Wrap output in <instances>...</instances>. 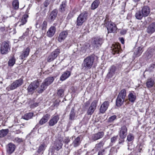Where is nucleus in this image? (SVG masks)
I'll return each instance as SVG.
<instances>
[{
  "label": "nucleus",
  "mask_w": 155,
  "mask_h": 155,
  "mask_svg": "<svg viewBox=\"0 0 155 155\" xmlns=\"http://www.w3.org/2000/svg\"><path fill=\"white\" fill-rule=\"evenodd\" d=\"M94 56L91 55L84 59L82 64V69L88 70L92 67L94 60Z\"/></svg>",
  "instance_id": "f257e3e1"
},
{
  "label": "nucleus",
  "mask_w": 155,
  "mask_h": 155,
  "mask_svg": "<svg viewBox=\"0 0 155 155\" xmlns=\"http://www.w3.org/2000/svg\"><path fill=\"white\" fill-rule=\"evenodd\" d=\"M104 25L107 28L108 33H115L116 32L117 28L114 23L111 21H109L107 17L104 21Z\"/></svg>",
  "instance_id": "f03ea898"
},
{
  "label": "nucleus",
  "mask_w": 155,
  "mask_h": 155,
  "mask_svg": "<svg viewBox=\"0 0 155 155\" xmlns=\"http://www.w3.org/2000/svg\"><path fill=\"white\" fill-rule=\"evenodd\" d=\"M54 80V78L52 77H49L46 78L42 83L41 86L39 87L38 92L39 93H41L43 92L47 88V87L53 82Z\"/></svg>",
  "instance_id": "7ed1b4c3"
},
{
  "label": "nucleus",
  "mask_w": 155,
  "mask_h": 155,
  "mask_svg": "<svg viewBox=\"0 0 155 155\" xmlns=\"http://www.w3.org/2000/svg\"><path fill=\"white\" fill-rule=\"evenodd\" d=\"M63 143L61 141L57 140L53 146H51L49 150V155H56L55 153V150L58 151L61 148Z\"/></svg>",
  "instance_id": "20e7f679"
},
{
  "label": "nucleus",
  "mask_w": 155,
  "mask_h": 155,
  "mask_svg": "<svg viewBox=\"0 0 155 155\" xmlns=\"http://www.w3.org/2000/svg\"><path fill=\"white\" fill-rule=\"evenodd\" d=\"M103 38L97 37L92 38L91 42L92 46L94 49H98L101 47L103 42Z\"/></svg>",
  "instance_id": "39448f33"
},
{
  "label": "nucleus",
  "mask_w": 155,
  "mask_h": 155,
  "mask_svg": "<svg viewBox=\"0 0 155 155\" xmlns=\"http://www.w3.org/2000/svg\"><path fill=\"white\" fill-rule=\"evenodd\" d=\"M88 13L87 11H84L81 13L77 18L76 25L80 26L82 25L87 19Z\"/></svg>",
  "instance_id": "423d86ee"
},
{
  "label": "nucleus",
  "mask_w": 155,
  "mask_h": 155,
  "mask_svg": "<svg viewBox=\"0 0 155 155\" xmlns=\"http://www.w3.org/2000/svg\"><path fill=\"white\" fill-rule=\"evenodd\" d=\"M23 83V81L22 79L20 78L13 82L6 89L8 90H13L21 86Z\"/></svg>",
  "instance_id": "0eeeda50"
},
{
  "label": "nucleus",
  "mask_w": 155,
  "mask_h": 155,
  "mask_svg": "<svg viewBox=\"0 0 155 155\" xmlns=\"http://www.w3.org/2000/svg\"><path fill=\"white\" fill-rule=\"evenodd\" d=\"M10 49L9 43L6 41L2 42L1 45L0 52L1 54H7Z\"/></svg>",
  "instance_id": "6e6552de"
},
{
  "label": "nucleus",
  "mask_w": 155,
  "mask_h": 155,
  "mask_svg": "<svg viewBox=\"0 0 155 155\" xmlns=\"http://www.w3.org/2000/svg\"><path fill=\"white\" fill-rule=\"evenodd\" d=\"M60 53V50L59 49L57 48L53 51L48 56L47 61L48 62H50L53 61L58 56Z\"/></svg>",
  "instance_id": "1a4fd4ad"
},
{
  "label": "nucleus",
  "mask_w": 155,
  "mask_h": 155,
  "mask_svg": "<svg viewBox=\"0 0 155 155\" xmlns=\"http://www.w3.org/2000/svg\"><path fill=\"white\" fill-rule=\"evenodd\" d=\"M39 85L38 82L37 81H35L31 83L27 89L28 92L30 94L33 93L35 90L38 87Z\"/></svg>",
  "instance_id": "9d476101"
},
{
  "label": "nucleus",
  "mask_w": 155,
  "mask_h": 155,
  "mask_svg": "<svg viewBox=\"0 0 155 155\" xmlns=\"http://www.w3.org/2000/svg\"><path fill=\"white\" fill-rule=\"evenodd\" d=\"M97 103L98 101L97 100H94L92 102L87 110L88 115H91L93 114L96 108Z\"/></svg>",
  "instance_id": "9b49d317"
},
{
  "label": "nucleus",
  "mask_w": 155,
  "mask_h": 155,
  "mask_svg": "<svg viewBox=\"0 0 155 155\" xmlns=\"http://www.w3.org/2000/svg\"><path fill=\"white\" fill-rule=\"evenodd\" d=\"M72 140V142L70 145V146H73L74 148L78 147L81 143V140L79 137L75 138V137H72L70 138Z\"/></svg>",
  "instance_id": "f8f14e48"
},
{
  "label": "nucleus",
  "mask_w": 155,
  "mask_h": 155,
  "mask_svg": "<svg viewBox=\"0 0 155 155\" xmlns=\"http://www.w3.org/2000/svg\"><path fill=\"white\" fill-rule=\"evenodd\" d=\"M104 135L103 131H100L92 135L91 139L93 141H95L99 139L102 138Z\"/></svg>",
  "instance_id": "ddd939ff"
},
{
  "label": "nucleus",
  "mask_w": 155,
  "mask_h": 155,
  "mask_svg": "<svg viewBox=\"0 0 155 155\" xmlns=\"http://www.w3.org/2000/svg\"><path fill=\"white\" fill-rule=\"evenodd\" d=\"M110 105V102L108 101H104L101 106L100 108V112L102 114L104 113L108 109Z\"/></svg>",
  "instance_id": "4468645a"
},
{
  "label": "nucleus",
  "mask_w": 155,
  "mask_h": 155,
  "mask_svg": "<svg viewBox=\"0 0 155 155\" xmlns=\"http://www.w3.org/2000/svg\"><path fill=\"white\" fill-rule=\"evenodd\" d=\"M59 119V116L57 115L53 116L49 120L48 124L50 126H53L56 124Z\"/></svg>",
  "instance_id": "2eb2a0df"
},
{
  "label": "nucleus",
  "mask_w": 155,
  "mask_h": 155,
  "mask_svg": "<svg viewBox=\"0 0 155 155\" xmlns=\"http://www.w3.org/2000/svg\"><path fill=\"white\" fill-rule=\"evenodd\" d=\"M119 137H126L127 134V128L126 126H122L119 132Z\"/></svg>",
  "instance_id": "dca6fc26"
},
{
  "label": "nucleus",
  "mask_w": 155,
  "mask_h": 155,
  "mask_svg": "<svg viewBox=\"0 0 155 155\" xmlns=\"http://www.w3.org/2000/svg\"><path fill=\"white\" fill-rule=\"evenodd\" d=\"M68 34L67 30L63 31H62L59 34L58 38V41L61 42L63 41L68 36Z\"/></svg>",
  "instance_id": "f3484780"
},
{
  "label": "nucleus",
  "mask_w": 155,
  "mask_h": 155,
  "mask_svg": "<svg viewBox=\"0 0 155 155\" xmlns=\"http://www.w3.org/2000/svg\"><path fill=\"white\" fill-rule=\"evenodd\" d=\"M112 53L113 54H118L121 50L120 45L119 43L114 44L112 47Z\"/></svg>",
  "instance_id": "a211bd4d"
},
{
  "label": "nucleus",
  "mask_w": 155,
  "mask_h": 155,
  "mask_svg": "<svg viewBox=\"0 0 155 155\" xmlns=\"http://www.w3.org/2000/svg\"><path fill=\"white\" fill-rule=\"evenodd\" d=\"M147 32L150 34H151L155 32V22H152L147 27Z\"/></svg>",
  "instance_id": "6ab92c4d"
},
{
  "label": "nucleus",
  "mask_w": 155,
  "mask_h": 155,
  "mask_svg": "<svg viewBox=\"0 0 155 155\" xmlns=\"http://www.w3.org/2000/svg\"><path fill=\"white\" fill-rule=\"evenodd\" d=\"M58 13V11L56 9H54L51 12L48 17V19L51 22L54 21L57 17Z\"/></svg>",
  "instance_id": "aec40b11"
},
{
  "label": "nucleus",
  "mask_w": 155,
  "mask_h": 155,
  "mask_svg": "<svg viewBox=\"0 0 155 155\" xmlns=\"http://www.w3.org/2000/svg\"><path fill=\"white\" fill-rule=\"evenodd\" d=\"M117 68L114 66H111L108 73L107 76L108 78H112L115 74V72L117 71Z\"/></svg>",
  "instance_id": "412c9836"
},
{
  "label": "nucleus",
  "mask_w": 155,
  "mask_h": 155,
  "mask_svg": "<svg viewBox=\"0 0 155 155\" xmlns=\"http://www.w3.org/2000/svg\"><path fill=\"white\" fill-rule=\"evenodd\" d=\"M47 146L45 143H42L39 146L37 152L34 155H42Z\"/></svg>",
  "instance_id": "4be33fe9"
},
{
  "label": "nucleus",
  "mask_w": 155,
  "mask_h": 155,
  "mask_svg": "<svg viewBox=\"0 0 155 155\" xmlns=\"http://www.w3.org/2000/svg\"><path fill=\"white\" fill-rule=\"evenodd\" d=\"M56 30V29L55 27L51 26L47 32V36L49 37H52L55 33Z\"/></svg>",
  "instance_id": "5701e85b"
},
{
  "label": "nucleus",
  "mask_w": 155,
  "mask_h": 155,
  "mask_svg": "<svg viewBox=\"0 0 155 155\" xmlns=\"http://www.w3.org/2000/svg\"><path fill=\"white\" fill-rule=\"evenodd\" d=\"M15 148V146L14 144L9 143L8 144L7 147V152L9 154H11L14 151Z\"/></svg>",
  "instance_id": "b1692460"
},
{
  "label": "nucleus",
  "mask_w": 155,
  "mask_h": 155,
  "mask_svg": "<svg viewBox=\"0 0 155 155\" xmlns=\"http://www.w3.org/2000/svg\"><path fill=\"white\" fill-rule=\"evenodd\" d=\"M50 115L49 114H46L44 115L39 121V124L42 125L46 123L50 118Z\"/></svg>",
  "instance_id": "393cba45"
},
{
  "label": "nucleus",
  "mask_w": 155,
  "mask_h": 155,
  "mask_svg": "<svg viewBox=\"0 0 155 155\" xmlns=\"http://www.w3.org/2000/svg\"><path fill=\"white\" fill-rule=\"evenodd\" d=\"M141 11L144 16V17H146L150 14V8L148 6H144L143 7Z\"/></svg>",
  "instance_id": "a878e982"
},
{
  "label": "nucleus",
  "mask_w": 155,
  "mask_h": 155,
  "mask_svg": "<svg viewBox=\"0 0 155 155\" xmlns=\"http://www.w3.org/2000/svg\"><path fill=\"white\" fill-rule=\"evenodd\" d=\"M29 50L30 49L29 47H27L26 49H24L21 52V54L20 56V58L22 59H23L27 57L29 54Z\"/></svg>",
  "instance_id": "bb28decb"
},
{
  "label": "nucleus",
  "mask_w": 155,
  "mask_h": 155,
  "mask_svg": "<svg viewBox=\"0 0 155 155\" xmlns=\"http://www.w3.org/2000/svg\"><path fill=\"white\" fill-rule=\"evenodd\" d=\"M71 75V72L69 71H66L64 72L60 78V80L63 81L68 78Z\"/></svg>",
  "instance_id": "cd10ccee"
},
{
  "label": "nucleus",
  "mask_w": 155,
  "mask_h": 155,
  "mask_svg": "<svg viewBox=\"0 0 155 155\" xmlns=\"http://www.w3.org/2000/svg\"><path fill=\"white\" fill-rule=\"evenodd\" d=\"M154 84V80L152 78H150L147 79L146 82V86L147 88L152 87Z\"/></svg>",
  "instance_id": "c85d7f7f"
},
{
  "label": "nucleus",
  "mask_w": 155,
  "mask_h": 155,
  "mask_svg": "<svg viewBox=\"0 0 155 155\" xmlns=\"http://www.w3.org/2000/svg\"><path fill=\"white\" fill-rule=\"evenodd\" d=\"M124 100V99L117 97L116 101V105L118 107H120L122 105Z\"/></svg>",
  "instance_id": "c756f323"
},
{
  "label": "nucleus",
  "mask_w": 155,
  "mask_h": 155,
  "mask_svg": "<svg viewBox=\"0 0 155 155\" xmlns=\"http://www.w3.org/2000/svg\"><path fill=\"white\" fill-rule=\"evenodd\" d=\"M100 3L99 0H95L92 3L91 5V8L92 10H94L97 8Z\"/></svg>",
  "instance_id": "7c9ffc66"
},
{
  "label": "nucleus",
  "mask_w": 155,
  "mask_h": 155,
  "mask_svg": "<svg viewBox=\"0 0 155 155\" xmlns=\"http://www.w3.org/2000/svg\"><path fill=\"white\" fill-rule=\"evenodd\" d=\"M75 117V113L74 112V107L72 108L71 112L69 114V119L71 120H73Z\"/></svg>",
  "instance_id": "2f4dec72"
},
{
  "label": "nucleus",
  "mask_w": 155,
  "mask_h": 155,
  "mask_svg": "<svg viewBox=\"0 0 155 155\" xmlns=\"http://www.w3.org/2000/svg\"><path fill=\"white\" fill-rule=\"evenodd\" d=\"M126 95V91L125 89H122L119 93L118 97L122 98L123 99H125Z\"/></svg>",
  "instance_id": "473e14b6"
},
{
  "label": "nucleus",
  "mask_w": 155,
  "mask_h": 155,
  "mask_svg": "<svg viewBox=\"0 0 155 155\" xmlns=\"http://www.w3.org/2000/svg\"><path fill=\"white\" fill-rule=\"evenodd\" d=\"M33 115V113L32 112H29L25 114L22 117V118L28 120L31 119Z\"/></svg>",
  "instance_id": "72a5a7b5"
},
{
  "label": "nucleus",
  "mask_w": 155,
  "mask_h": 155,
  "mask_svg": "<svg viewBox=\"0 0 155 155\" xmlns=\"http://www.w3.org/2000/svg\"><path fill=\"white\" fill-rule=\"evenodd\" d=\"M135 18L138 20L141 19L143 17H144L141 11H137L135 14Z\"/></svg>",
  "instance_id": "f704fd0d"
},
{
  "label": "nucleus",
  "mask_w": 155,
  "mask_h": 155,
  "mask_svg": "<svg viewBox=\"0 0 155 155\" xmlns=\"http://www.w3.org/2000/svg\"><path fill=\"white\" fill-rule=\"evenodd\" d=\"M142 48H143L139 47L137 48V50L135 51L134 54L136 57H139L143 51Z\"/></svg>",
  "instance_id": "c9c22d12"
},
{
  "label": "nucleus",
  "mask_w": 155,
  "mask_h": 155,
  "mask_svg": "<svg viewBox=\"0 0 155 155\" xmlns=\"http://www.w3.org/2000/svg\"><path fill=\"white\" fill-rule=\"evenodd\" d=\"M128 99L130 101L134 102L136 99V96L132 92H130L128 96Z\"/></svg>",
  "instance_id": "e433bc0d"
},
{
  "label": "nucleus",
  "mask_w": 155,
  "mask_h": 155,
  "mask_svg": "<svg viewBox=\"0 0 155 155\" xmlns=\"http://www.w3.org/2000/svg\"><path fill=\"white\" fill-rule=\"evenodd\" d=\"M19 3L18 0L13 1L12 2L13 8L15 10H18L19 8Z\"/></svg>",
  "instance_id": "4c0bfd02"
},
{
  "label": "nucleus",
  "mask_w": 155,
  "mask_h": 155,
  "mask_svg": "<svg viewBox=\"0 0 155 155\" xmlns=\"http://www.w3.org/2000/svg\"><path fill=\"white\" fill-rule=\"evenodd\" d=\"M8 132V129L2 130L0 131V137H2L5 136Z\"/></svg>",
  "instance_id": "58836bf2"
},
{
  "label": "nucleus",
  "mask_w": 155,
  "mask_h": 155,
  "mask_svg": "<svg viewBox=\"0 0 155 155\" xmlns=\"http://www.w3.org/2000/svg\"><path fill=\"white\" fill-rule=\"evenodd\" d=\"M66 3L65 2H63L61 5L60 7V11L61 12H64L66 8Z\"/></svg>",
  "instance_id": "ea45409f"
},
{
  "label": "nucleus",
  "mask_w": 155,
  "mask_h": 155,
  "mask_svg": "<svg viewBox=\"0 0 155 155\" xmlns=\"http://www.w3.org/2000/svg\"><path fill=\"white\" fill-rule=\"evenodd\" d=\"M27 20L26 19V17L24 16L22 17L20 21H18V24L19 25V26H20L22 25H23L26 23L27 22Z\"/></svg>",
  "instance_id": "a19ab883"
},
{
  "label": "nucleus",
  "mask_w": 155,
  "mask_h": 155,
  "mask_svg": "<svg viewBox=\"0 0 155 155\" xmlns=\"http://www.w3.org/2000/svg\"><path fill=\"white\" fill-rule=\"evenodd\" d=\"M28 32L29 29L28 28H27L25 32L23 34V35L19 37V40L22 41L24 39L26 36L28 35Z\"/></svg>",
  "instance_id": "79ce46f5"
},
{
  "label": "nucleus",
  "mask_w": 155,
  "mask_h": 155,
  "mask_svg": "<svg viewBox=\"0 0 155 155\" xmlns=\"http://www.w3.org/2000/svg\"><path fill=\"white\" fill-rule=\"evenodd\" d=\"M15 62V59L14 57L9 59L8 62V65L10 66H13Z\"/></svg>",
  "instance_id": "37998d69"
},
{
  "label": "nucleus",
  "mask_w": 155,
  "mask_h": 155,
  "mask_svg": "<svg viewBox=\"0 0 155 155\" xmlns=\"http://www.w3.org/2000/svg\"><path fill=\"white\" fill-rule=\"evenodd\" d=\"M145 58L147 59H149L153 55V53L151 51H147L145 54Z\"/></svg>",
  "instance_id": "c03bdc74"
},
{
  "label": "nucleus",
  "mask_w": 155,
  "mask_h": 155,
  "mask_svg": "<svg viewBox=\"0 0 155 155\" xmlns=\"http://www.w3.org/2000/svg\"><path fill=\"white\" fill-rule=\"evenodd\" d=\"M104 143V142L103 140L101 141L99 143L97 144L95 147V148L98 149L99 148H101L103 147Z\"/></svg>",
  "instance_id": "a18cd8bd"
},
{
  "label": "nucleus",
  "mask_w": 155,
  "mask_h": 155,
  "mask_svg": "<svg viewBox=\"0 0 155 155\" xmlns=\"http://www.w3.org/2000/svg\"><path fill=\"white\" fill-rule=\"evenodd\" d=\"M155 67V65L154 64H151L150 67L146 69L144 73L146 71H149L150 72L153 71Z\"/></svg>",
  "instance_id": "49530a36"
},
{
  "label": "nucleus",
  "mask_w": 155,
  "mask_h": 155,
  "mask_svg": "<svg viewBox=\"0 0 155 155\" xmlns=\"http://www.w3.org/2000/svg\"><path fill=\"white\" fill-rule=\"evenodd\" d=\"M47 22L46 21H44L41 25V29L42 30H45L47 28Z\"/></svg>",
  "instance_id": "de8ad7c7"
},
{
  "label": "nucleus",
  "mask_w": 155,
  "mask_h": 155,
  "mask_svg": "<svg viewBox=\"0 0 155 155\" xmlns=\"http://www.w3.org/2000/svg\"><path fill=\"white\" fill-rule=\"evenodd\" d=\"M57 94L59 97H63L64 95L63 90V89H59L58 91Z\"/></svg>",
  "instance_id": "09e8293b"
},
{
  "label": "nucleus",
  "mask_w": 155,
  "mask_h": 155,
  "mask_svg": "<svg viewBox=\"0 0 155 155\" xmlns=\"http://www.w3.org/2000/svg\"><path fill=\"white\" fill-rule=\"evenodd\" d=\"M118 136H115L112 137L110 139L111 143L114 144L115 143L118 139Z\"/></svg>",
  "instance_id": "8fccbe9b"
},
{
  "label": "nucleus",
  "mask_w": 155,
  "mask_h": 155,
  "mask_svg": "<svg viewBox=\"0 0 155 155\" xmlns=\"http://www.w3.org/2000/svg\"><path fill=\"white\" fill-rule=\"evenodd\" d=\"M134 138V137L133 136V134H130L127 136V140L128 141L130 142L133 140Z\"/></svg>",
  "instance_id": "3c124183"
},
{
  "label": "nucleus",
  "mask_w": 155,
  "mask_h": 155,
  "mask_svg": "<svg viewBox=\"0 0 155 155\" xmlns=\"http://www.w3.org/2000/svg\"><path fill=\"white\" fill-rule=\"evenodd\" d=\"M14 142L17 143H20L22 142L23 141L22 139L21 138H19L18 137H16L14 140Z\"/></svg>",
  "instance_id": "603ef678"
},
{
  "label": "nucleus",
  "mask_w": 155,
  "mask_h": 155,
  "mask_svg": "<svg viewBox=\"0 0 155 155\" xmlns=\"http://www.w3.org/2000/svg\"><path fill=\"white\" fill-rule=\"evenodd\" d=\"M117 117L116 115H113L110 117L108 119V120L109 122H112Z\"/></svg>",
  "instance_id": "864d4df0"
},
{
  "label": "nucleus",
  "mask_w": 155,
  "mask_h": 155,
  "mask_svg": "<svg viewBox=\"0 0 155 155\" xmlns=\"http://www.w3.org/2000/svg\"><path fill=\"white\" fill-rule=\"evenodd\" d=\"M50 4V1L49 0H46L44 2L43 5L45 7H47Z\"/></svg>",
  "instance_id": "5fc2aeb1"
},
{
  "label": "nucleus",
  "mask_w": 155,
  "mask_h": 155,
  "mask_svg": "<svg viewBox=\"0 0 155 155\" xmlns=\"http://www.w3.org/2000/svg\"><path fill=\"white\" fill-rule=\"evenodd\" d=\"M120 138L118 140V143L119 144H120L124 143V139L125 137H120Z\"/></svg>",
  "instance_id": "6e6d98bb"
},
{
  "label": "nucleus",
  "mask_w": 155,
  "mask_h": 155,
  "mask_svg": "<svg viewBox=\"0 0 155 155\" xmlns=\"http://www.w3.org/2000/svg\"><path fill=\"white\" fill-rule=\"evenodd\" d=\"M105 150H101L99 151L98 155H103L104 153Z\"/></svg>",
  "instance_id": "4d7b16f0"
},
{
  "label": "nucleus",
  "mask_w": 155,
  "mask_h": 155,
  "mask_svg": "<svg viewBox=\"0 0 155 155\" xmlns=\"http://www.w3.org/2000/svg\"><path fill=\"white\" fill-rule=\"evenodd\" d=\"M70 140L69 139V137H66L64 140V142L65 143L67 144L69 142H70Z\"/></svg>",
  "instance_id": "13d9d810"
},
{
  "label": "nucleus",
  "mask_w": 155,
  "mask_h": 155,
  "mask_svg": "<svg viewBox=\"0 0 155 155\" xmlns=\"http://www.w3.org/2000/svg\"><path fill=\"white\" fill-rule=\"evenodd\" d=\"M5 30V27H0V31L2 32L4 31Z\"/></svg>",
  "instance_id": "bf43d9fd"
},
{
  "label": "nucleus",
  "mask_w": 155,
  "mask_h": 155,
  "mask_svg": "<svg viewBox=\"0 0 155 155\" xmlns=\"http://www.w3.org/2000/svg\"><path fill=\"white\" fill-rule=\"evenodd\" d=\"M126 32H127V31L126 30H122L120 31V33L121 34L124 35V34H126Z\"/></svg>",
  "instance_id": "052dcab7"
},
{
  "label": "nucleus",
  "mask_w": 155,
  "mask_h": 155,
  "mask_svg": "<svg viewBox=\"0 0 155 155\" xmlns=\"http://www.w3.org/2000/svg\"><path fill=\"white\" fill-rule=\"evenodd\" d=\"M120 42H121L122 43V44H124V39L123 38H121L120 39Z\"/></svg>",
  "instance_id": "680f3d73"
},
{
  "label": "nucleus",
  "mask_w": 155,
  "mask_h": 155,
  "mask_svg": "<svg viewBox=\"0 0 155 155\" xmlns=\"http://www.w3.org/2000/svg\"><path fill=\"white\" fill-rule=\"evenodd\" d=\"M33 105L34 106H35V107H36L38 106V103L37 102L33 104Z\"/></svg>",
  "instance_id": "e2e57ef3"
},
{
  "label": "nucleus",
  "mask_w": 155,
  "mask_h": 155,
  "mask_svg": "<svg viewBox=\"0 0 155 155\" xmlns=\"http://www.w3.org/2000/svg\"><path fill=\"white\" fill-rule=\"evenodd\" d=\"M15 132L17 134L20 133L21 132V131L19 130H15Z\"/></svg>",
  "instance_id": "0e129e2a"
},
{
  "label": "nucleus",
  "mask_w": 155,
  "mask_h": 155,
  "mask_svg": "<svg viewBox=\"0 0 155 155\" xmlns=\"http://www.w3.org/2000/svg\"><path fill=\"white\" fill-rule=\"evenodd\" d=\"M133 1L135 2H137L140 0H132Z\"/></svg>",
  "instance_id": "69168bd1"
},
{
  "label": "nucleus",
  "mask_w": 155,
  "mask_h": 155,
  "mask_svg": "<svg viewBox=\"0 0 155 155\" xmlns=\"http://www.w3.org/2000/svg\"><path fill=\"white\" fill-rule=\"evenodd\" d=\"M40 27V26L39 25H38V24H36V27Z\"/></svg>",
  "instance_id": "338daca9"
},
{
  "label": "nucleus",
  "mask_w": 155,
  "mask_h": 155,
  "mask_svg": "<svg viewBox=\"0 0 155 155\" xmlns=\"http://www.w3.org/2000/svg\"><path fill=\"white\" fill-rule=\"evenodd\" d=\"M17 127H18V128H21V127L20 126V125H17Z\"/></svg>",
  "instance_id": "774afa93"
}]
</instances>
